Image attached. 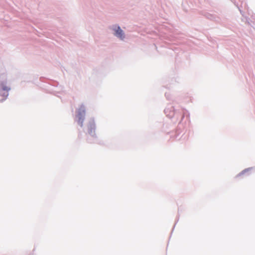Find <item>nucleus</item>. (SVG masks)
<instances>
[{
    "label": "nucleus",
    "instance_id": "1",
    "mask_svg": "<svg viewBox=\"0 0 255 255\" xmlns=\"http://www.w3.org/2000/svg\"><path fill=\"white\" fill-rule=\"evenodd\" d=\"M85 114V108L84 106H82L80 107L78 111V123L79 125L82 126L83 122L84 120V116Z\"/></svg>",
    "mask_w": 255,
    "mask_h": 255
},
{
    "label": "nucleus",
    "instance_id": "2",
    "mask_svg": "<svg viewBox=\"0 0 255 255\" xmlns=\"http://www.w3.org/2000/svg\"><path fill=\"white\" fill-rule=\"evenodd\" d=\"M115 34L121 39H123L125 38L124 33L120 27H118L117 29L115 30Z\"/></svg>",
    "mask_w": 255,
    "mask_h": 255
},
{
    "label": "nucleus",
    "instance_id": "3",
    "mask_svg": "<svg viewBox=\"0 0 255 255\" xmlns=\"http://www.w3.org/2000/svg\"><path fill=\"white\" fill-rule=\"evenodd\" d=\"M1 89L3 91L8 92L9 90H10V88L7 85L5 84L4 83H2L1 84Z\"/></svg>",
    "mask_w": 255,
    "mask_h": 255
}]
</instances>
